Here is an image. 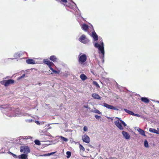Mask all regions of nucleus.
<instances>
[{"mask_svg": "<svg viewBox=\"0 0 159 159\" xmlns=\"http://www.w3.org/2000/svg\"><path fill=\"white\" fill-rule=\"evenodd\" d=\"M144 145L145 147H148V142L146 140L144 141Z\"/></svg>", "mask_w": 159, "mask_h": 159, "instance_id": "25", "label": "nucleus"}, {"mask_svg": "<svg viewBox=\"0 0 159 159\" xmlns=\"http://www.w3.org/2000/svg\"><path fill=\"white\" fill-rule=\"evenodd\" d=\"M79 40L84 43H86L89 41V40L86 38L85 35L84 34H82L79 38Z\"/></svg>", "mask_w": 159, "mask_h": 159, "instance_id": "5", "label": "nucleus"}, {"mask_svg": "<svg viewBox=\"0 0 159 159\" xmlns=\"http://www.w3.org/2000/svg\"><path fill=\"white\" fill-rule=\"evenodd\" d=\"M66 154L67 155V156H66V157L67 158H69L70 156H71V153L70 152H69V151H67L66 152Z\"/></svg>", "mask_w": 159, "mask_h": 159, "instance_id": "23", "label": "nucleus"}, {"mask_svg": "<svg viewBox=\"0 0 159 159\" xmlns=\"http://www.w3.org/2000/svg\"><path fill=\"white\" fill-rule=\"evenodd\" d=\"M25 76V74H23L21 76H20L19 77V79H21L22 78H24Z\"/></svg>", "mask_w": 159, "mask_h": 159, "instance_id": "35", "label": "nucleus"}, {"mask_svg": "<svg viewBox=\"0 0 159 159\" xmlns=\"http://www.w3.org/2000/svg\"><path fill=\"white\" fill-rule=\"evenodd\" d=\"M49 68L50 69V70H52V71L53 70H54L52 67V66H49Z\"/></svg>", "mask_w": 159, "mask_h": 159, "instance_id": "37", "label": "nucleus"}, {"mask_svg": "<svg viewBox=\"0 0 159 159\" xmlns=\"http://www.w3.org/2000/svg\"><path fill=\"white\" fill-rule=\"evenodd\" d=\"M149 131L152 133H155L156 134L158 133V131L156 129H154L152 128H150L149 129Z\"/></svg>", "mask_w": 159, "mask_h": 159, "instance_id": "21", "label": "nucleus"}, {"mask_svg": "<svg viewBox=\"0 0 159 159\" xmlns=\"http://www.w3.org/2000/svg\"><path fill=\"white\" fill-rule=\"evenodd\" d=\"M26 62L28 64H34L35 63V61L32 59H29L26 60Z\"/></svg>", "mask_w": 159, "mask_h": 159, "instance_id": "12", "label": "nucleus"}, {"mask_svg": "<svg viewBox=\"0 0 159 159\" xmlns=\"http://www.w3.org/2000/svg\"><path fill=\"white\" fill-rule=\"evenodd\" d=\"M15 83L14 80L12 79H9L7 80H3L0 82V84L5 86L7 87L10 85L12 84Z\"/></svg>", "mask_w": 159, "mask_h": 159, "instance_id": "2", "label": "nucleus"}, {"mask_svg": "<svg viewBox=\"0 0 159 159\" xmlns=\"http://www.w3.org/2000/svg\"><path fill=\"white\" fill-rule=\"evenodd\" d=\"M35 123H36L37 124H39V122L38 121L35 120Z\"/></svg>", "mask_w": 159, "mask_h": 159, "instance_id": "36", "label": "nucleus"}, {"mask_svg": "<svg viewBox=\"0 0 159 159\" xmlns=\"http://www.w3.org/2000/svg\"><path fill=\"white\" fill-rule=\"evenodd\" d=\"M122 134L124 137L127 139H129L130 138V136L129 134L125 131H123L122 132Z\"/></svg>", "mask_w": 159, "mask_h": 159, "instance_id": "10", "label": "nucleus"}, {"mask_svg": "<svg viewBox=\"0 0 159 159\" xmlns=\"http://www.w3.org/2000/svg\"><path fill=\"white\" fill-rule=\"evenodd\" d=\"M58 2L61 3H66L67 1V0H58Z\"/></svg>", "mask_w": 159, "mask_h": 159, "instance_id": "27", "label": "nucleus"}, {"mask_svg": "<svg viewBox=\"0 0 159 159\" xmlns=\"http://www.w3.org/2000/svg\"><path fill=\"white\" fill-rule=\"evenodd\" d=\"M87 56L85 54H82L80 53L78 57V61L80 64L84 65V62L86 61Z\"/></svg>", "mask_w": 159, "mask_h": 159, "instance_id": "1", "label": "nucleus"}, {"mask_svg": "<svg viewBox=\"0 0 159 159\" xmlns=\"http://www.w3.org/2000/svg\"><path fill=\"white\" fill-rule=\"evenodd\" d=\"M20 152L28 154L30 152L29 148L27 146H22L20 147Z\"/></svg>", "mask_w": 159, "mask_h": 159, "instance_id": "3", "label": "nucleus"}, {"mask_svg": "<svg viewBox=\"0 0 159 159\" xmlns=\"http://www.w3.org/2000/svg\"><path fill=\"white\" fill-rule=\"evenodd\" d=\"M141 100L142 102L146 103H148L149 102V100L148 98L145 97H142Z\"/></svg>", "mask_w": 159, "mask_h": 159, "instance_id": "17", "label": "nucleus"}, {"mask_svg": "<svg viewBox=\"0 0 159 159\" xmlns=\"http://www.w3.org/2000/svg\"><path fill=\"white\" fill-rule=\"evenodd\" d=\"M137 130L141 134L145 136H146L145 134V132L143 130L140 129V128L138 129Z\"/></svg>", "mask_w": 159, "mask_h": 159, "instance_id": "18", "label": "nucleus"}, {"mask_svg": "<svg viewBox=\"0 0 159 159\" xmlns=\"http://www.w3.org/2000/svg\"><path fill=\"white\" fill-rule=\"evenodd\" d=\"M93 112L96 113H98V114H100L101 113V112L98 110H97V109H96V110H95L94 111H93Z\"/></svg>", "mask_w": 159, "mask_h": 159, "instance_id": "29", "label": "nucleus"}, {"mask_svg": "<svg viewBox=\"0 0 159 159\" xmlns=\"http://www.w3.org/2000/svg\"><path fill=\"white\" fill-rule=\"evenodd\" d=\"M79 148L80 150H82L83 152H84L85 151V148L83 145L80 144L79 145Z\"/></svg>", "mask_w": 159, "mask_h": 159, "instance_id": "22", "label": "nucleus"}, {"mask_svg": "<svg viewBox=\"0 0 159 159\" xmlns=\"http://www.w3.org/2000/svg\"><path fill=\"white\" fill-rule=\"evenodd\" d=\"M95 47L97 48L98 50L101 52V53L103 55H104V51L103 47V43L102 42L101 44H99L97 43H95L94 44Z\"/></svg>", "mask_w": 159, "mask_h": 159, "instance_id": "4", "label": "nucleus"}, {"mask_svg": "<svg viewBox=\"0 0 159 159\" xmlns=\"http://www.w3.org/2000/svg\"><path fill=\"white\" fill-rule=\"evenodd\" d=\"M49 59L54 62L57 61V58L54 55L50 56Z\"/></svg>", "mask_w": 159, "mask_h": 159, "instance_id": "16", "label": "nucleus"}, {"mask_svg": "<svg viewBox=\"0 0 159 159\" xmlns=\"http://www.w3.org/2000/svg\"><path fill=\"white\" fill-rule=\"evenodd\" d=\"M80 78L82 80L84 81L87 79V77L84 74H82L80 76Z\"/></svg>", "mask_w": 159, "mask_h": 159, "instance_id": "19", "label": "nucleus"}, {"mask_svg": "<svg viewBox=\"0 0 159 159\" xmlns=\"http://www.w3.org/2000/svg\"><path fill=\"white\" fill-rule=\"evenodd\" d=\"M84 107L85 108H88V106L84 105Z\"/></svg>", "mask_w": 159, "mask_h": 159, "instance_id": "39", "label": "nucleus"}, {"mask_svg": "<svg viewBox=\"0 0 159 159\" xmlns=\"http://www.w3.org/2000/svg\"><path fill=\"white\" fill-rule=\"evenodd\" d=\"M115 125L121 130H123L124 129L123 127L122 126L121 122L119 121L116 120L115 122Z\"/></svg>", "mask_w": 159, "mask_h": 159, "instance_id": "8", "label": "nucleus"}, {"mask_svg": "<svg viewBox=\"0 0 159 159\" xmlns=\"http://www.w3.org/2000/svg\"><path fill=\"white\" fill-rule=\"evenodd\" d=\"M93 84L96 86L97 88L99 87V86L97 82L96 81H94L93 82Z\"/></svg>", "mask_w": 159, "mask_h": 159, "instance_id": "26", "label": "nucleus"}, {"mask_svg": "<svg viewBox=\"0 0 159 159\" xmlns=\"http://www.w3.org/2000/svg\"><path fill=\"white\" fill-rule=\"evenodd\" d=\"M43 62L45 64L47 65L49 67L54 65L53 62L50 61L48 60L47 59L44 60Z\"/></svg>", "mask_w": 159, "mask_h": 159, "instance_id": "9", "label": "nucleus"}, {"mask_svg": "<svg viewBox=\"0 0 159 159\" xmlns=\"http://www.w3.org/2000/svg\"><path fill=\"white\" fill-rule=\"evenodd\" d=\"M83 129L84 131H86L87 130V128L86 126H84Z\"/></svg>", "mask_w": 159, "mask_h": 159, "instance_id": "34", "label": "nucleus"}, {"mask_svg": "<svg viewBox=\"0 0 159 159\" xmlns=\"http://www.w3.org/2000/svg\"><path fill=\"white\" fill-rule=\"evenodd\" d=\"M92 96L93 98L95 99H101L100 97L96 93H93L92 94Z\"/></svg>", "mask_w": 159, "mask_h": 159, "instance_id": "14", "label": "nucleus"}, {"mask_svg": "<svg viewBox=\"0 0 159 159\" xmlns=\"http://www.w3.org/2000/svg\"><path fill=\"white\" fill-rule=\"evenodd\" d=\"M103 106L104 107L109 109H113L117 111H118L119 110L118 108L114 107L113 106L109 105L106 103H103Z\"/></svg>", "mask_w": 159, "mask_h": 159, "instance_id": "6", "label": "nucleus"}, {"mask_svg": "<svg viewBox=\"0 0 159 159\" xmlns=\"http://www.w3.org/2000/svg\"><path fill=\"white\" fill-rule=\"evenodd\" d=\"M82 139L83 141L86 143H89L90 142L89 137L86 134H85L82 136Z\"/></svg>", "mask_w": 159, "mask_h": 159, "instance_id": "7", "label": "nucleus"}, {"mask_svg": "<svg viewBox=\"0 0 159 159\" xmlns=\"http://www.w3.org/2000/svg\"><path fill=\"white\" fill-rule=\"evenodd\" d=\"M95 117L97 119H99L101 118L100 116L97 115H95Z\"/></svg>", "mask_w": 159, "mask_h": 159, "instance_id": "33", "label": "nucleus"}, {"mask_svg": "<svg viewBox=\"0 0 159 159\" xmlns=\"http://www.w3.org/2000/svg\"><path fill=\"white\" fill-rule=\"evenodd\" d=\"M10 153L11 154V155H12V156L15 158H18V156H17V155H16L14 154H13V153H11V152H10Z\"/></svg>", "mask_w": 159, "mask_h": 159, "instance_id": "32", "label": "nucleus"}, {"mask_svg": "<svg viewBox=\"0 0 159 159\" xmlns=\"http://www.w3.org/2000/svg\"><path fill=\"white\" fill-rule=\"evenodd\" d=\"M124 110L125 111L126 113H128L130 115L133 116L134 114V113L133 112H132L130 111H129V110H128L127 109H125Z\"/></svg>", "mask_w": 159, "mask_h": 159, "instance_id": "20", "label": "nucleus"}, {"mask_svg": "<svg viewBox=\"0 0 159 159\" xmlns=\"http://www.w3.org/2000/svg\"><path fill=\"white\" fill-rule=\"evenodd\" d=\"M34 143L38 145H40L41 144L40 141L38 140H35L34 141Z\"/></svg>", "mask_w": 159, "mask_h": 159, "instance_id": "24", "label": "nucleus"}, {"mask_svg": "<svg viewBox=\"0 0 159 159\" xmlns=\"http://www.w3.org/2000/svg\"><path fill=\"white\" fill-rule=\"evenodd\" d=\"M133 116H139V115H138V114H134Z\"/></svg>", "mask_w": 159, "mask_h": 159, "instance_id": "38", "label": "nucleus"}, {"mask_svg": "<svg viewBox=\"0 0 159 159\" xmlns=\"http://www.w3.org/2000/svg\"><path fill=\"white\" fill-rule=\"evenodd\" d=\"M120 121L121 122V123L124 126H126V124L122 120H120Z\"/></svg>", "mask_w": 159, "mask_h": 159, "instance_id": "30", "label": "nucleus"}, {"mask_svg": "<svg viewBox=\"0 0 159 159\" xmlns=\"http://www.w3.org/2000/svg\"><path fill=\"white\" fill-rule=\"evenodd\" d=\"M158 102L159 103V101Z\"/></svg>", "mask_w": 159, "mask_h": 159, "instance_id": "41", "label": "nucleus"}, {"mask_svg": "<svg viewBox=\"0 0 159 159\" xmlns=\"http://www.w3.org/2000/svg\"><path fill=\"white\" fill-rule=\"evenodd\" d=\"M61 139H62V140L64 141H68V139L66 138H65L63 137H62V136H61Z\"/></svg>", "mask_w": 159, "mask_h": 159, "instance_id": "28", "label": "nucleus"}, {"mask_svg": "<svg viewBox=\"0 0 159 159\" xmlns=\"http://www.w3.org/2000/svg\"><path fill=\"white\" fill-rule=\"evenodd\" d=\"M82 29L85 31H87L89 29V26L85 24H84L82 25Z\"/></svg>", "mask_w": 159, "mask_h": 159, "instance_id": "13", "label": "nucleus"}, {"mask_svg": "<svg viewBox=\"0 0 159 159\" xmlns=\"http://www.w3.org/2000/svg\"><path fill=\"white\" fill-rule=\"evenodd\" d=\"M28 154L24 153L19 155L18 158L21 159H27L28 158Z\"/></svg>", "mask_w": 159, "mask_h": 159, "instance_id": "11", "label": "nucleus"}, {"mask_svg": "<svg viewBox=\"0 0 159 159\" xmlns=\"http://www.w3.org/2000/svg\"><path fill=\"white\" fill-rule=\"evenodd\" d=\"M52 71L54 73H55L56 74H59V73H60L59 71H57V70H53Z\"/></svg>", "mask_w": 159, "mask_h": 159, "instance_id": "31", "label": "nucleus"}, {"mask_svg": "<svg viewBox=\"0 0 159 159\" xmlns=\"http://www.w3.org/2000/svg\"><path fill=\"white\" fill-rule=\"evenodd\" d=\"M56 0L57 1V2H58V0Z\"/></svg>", "mask_w": 159, "mask_h": 159, "instance_id": "40", "label": "nucleus"}, {"mask_svg": "<svg viewBox=\"0 0 159 159\" xmlns=\"http://www.w3.org/2000/svg\"><path fill=\"white\" fill-rule=\"evenodd\" d=\"M92 36L93 38L94 39V41H97L98 40V36L95 32H92Z\"/></svg>", "mask_w": 159, "mask_h": 159, "instance_id": "15", "label": "nucleus"}]
</instances>
